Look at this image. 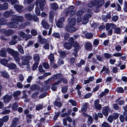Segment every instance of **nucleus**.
Here are the masks:
<instances>
[{"label": "nucleus", "mask_w": 127, "mask_h": 127, "mask_svg": "<svg viewBox=\"0 0 127 127\" xmlns=\"http://www.w3.org/2000/svg\"><path fill=\"white\" fill-rule=\"evenodd\" d=\"M32 59L31 56H23L21 57V59L22 61V64L23 65H26L29 64L30 60Z\"/></svg>", "instance_id": "nucleus-1"}, {"label": "nucleus", "mask_w": 127, "mask_h": 127, "mask_svg": "<svg viewBox=\"0 0 127 127\" xmlns=\"http://www.w3.org/2000/svg\"><path fill=\"white\" fill-rule=\"evenodd\" d=\"M12 21L17 25H18L20 22H24V19L23 17L21 16H17L11 19Z\"/></svg>", "instance_id": "nucleus-2"}, {"label": "nucleus", "mask_w": 127, "mask_h": 127, "mask_svg": "<svg viewBox=\"0 0 127 127\" xmlns=\"http://www.w3.org/2000/svg\"><path fill=\"white\" fill-rule=\"evenodd\" d=\"M36 3H38L40 10L42 11L44 9V6L46 4L45 0H37L35 1Z\"/></svg>", "instance_id": "nucleus-3"}, {"label": "nucleus", "mask_w": 127, "mask_h": 127, "mask_svg": "<svg viewBox=\"0 0 127 127\" xmlns=\"http://www.w3.org/2000/svg\"><path fill=\"white\" fill-rule=\"evenodd\" d=\"M12 98L11 95H6L3 96V99L4 102L6 103H7L10 102Z\"/></svg>", "instance_id": "nucleus-4"}, {"label": "nucleus", "mask_w": 127, "mask_h": 127, "mask_svg": "<svg viewBox=\"0 0 127 127\" xmlns=\"http://www.w3.org/2000/svg\"><path fill=\"white\" fill-rule=\"evenodd\" d=\"M68 25L74 26L75 24L76 18L70 17L68 18Z\"/></svg>", "instance_id": "nucleus-5"}, {"label": "nucleus", "mask_w": 127, "mask_h": 127, "mask_svg": "<svg viewBox=\"0 0 127 127\" xmlns=\"http://www.w3.org/2000/svg\"><path fill=\"white\" fill-rule=\"evenodd\" d=\"M64 17L61 18L56 23L57 26L59 28H62L64 26L63 23L64 21Z\"/></svg>", "instance_id": "nucleus-6"}, {"label": "nucleus", "mask_w": 127, "mask_h": 127, "mask_svg": "<svg viewBox=\"0 0 127 127\" xmlns=\"http://www.w3.org/2000/svg\"><path fill=\"white\" fill-rule=\"evenodd\" d=\"M74 26H67L65 28L66 30L70 32H73L76 31L77 29L74 27Z\"/></svg>", "instance_id": "nucleus-7"}, {"label": "nucleus", "mask_w": 127, "mask_h": 127, "mask_svg": "<svg viewBox=\"0 0 127 127\" xmlns=\"http://www.w3.org/2000/svg\"><path fill=\"white\" fill-rule=\"evenodd\" d=\"M21 92L19 91H16L13 92V95L15 98L16 100H18L20 98L19 96L21 94Z\"/></svg>", "instance_id": "nucleus-8"}, {"label": "nucleus", "mask_w": 127, "mask_h": 127, "mask_svg": "<svg viewBox=\"0 0 127 127\" xmlns=\"http://www.w3.org/2000/svg\"><path fill=\"white\" fill-rule=\"evenodd\" d=\"M110 110L109 107L105 106L103 108L102 112L104 115L107 116L108 115V112Z\"/></svg>", "instance_id": "nucleus-9"}, {"label": "nucleus", "mask_w": 127, "mask_h": 127, "mask_svg": "<svg viewBox=\"0 0 127 127\" xmlns=\"http://www.w3.org/2000/svg\"><path fill=\"white\" fill-rule=\"evenodd\" d=\"M17 61H19L20 59L19 57V53L17 51H14L11 55Z\"/></svg>", "instance_id": "nucleus-10"}, {"label": "nucleus", "mask_w": 127, "mask_h": 127, "mask_svg": "<svg viewBox=\"0 0 127 127\" xmlns=\"http://www.w3.org/2000/svg\"><path fill=\"white\" fill-rule=\"evenodd\" d=\"M63 81V82L64 84H67V81L65 78H60L59 79V80L57 81L53 85L54 86L57 85L59 83H61V81Z\"/></svg>", "instance_id": "nucleus-11"}, {"label": "nucleus", "mask_w": 127, "mask_h": 127, "mask_svg": "<svg viewBox=\"0 0 127 127\" xmlns=\"http://www.w3.org/2000/svg\"><path fill=\"white\" fill-rule=\"evenodd\" d=\"M84 47L85 49L87 50L91 51L92 49V45L89 42L85 43Z\"/></svg>", "instance_id": "nucleus-12"}, {"label": "nucleus", "mask_w": 127, "mask_h": 127, "mask_svg": "<svg viewBox=\"0 0 127 127\" xmlns=\"http://www.w3.org/2000/svg\"><path fill=\"white\" fill-rule=\"evenodd\" d=\"M73 45L74 48L73 49L74 51V52H78L80 47L78 43L76 41H75L74 42Z\"/></svg>", "instance_id": "nucleus-13"}, {"label": "nucleus", "mask_w": 127, "mask_h": 127, "mask_svg": "<svg viewBox=\"0 0 127 127\" xmlns=\"http://www.w3.org/2000/svg\"><path fill=\"white\" fill-rule=\"evenodd\" d=\"M41 24L44 28L45 29H49V25L46 20H43L41 22Z\"/></svg>", "instance_id": "nucleus-14"}, {"label": "nucleus", "mask_w": 127, "mask_h": 127, "mask_svg": "<svg viewBox=\"0 0 127 127\" xmlns=\"http://www.w3.org/2000/svg\"><path fill=\"white\" fill-rule=\"evenodd\" d=\"M30 89L32 91H34L36 90H39L40 89V87L36 84H33L30 87Z\"/></svg>", "instance_id": "nucleus-15"}, {"label": "nucleus", "mask_w": 127, "mask_h": 127, "mask_svg": "<svg viewBox=\"0 0 127 127\" xmlns=\"http://www.w3.org/2000/svg\"><path fill=\"white\" fill-rule=\"evenodd\" d=\"M72 44L68 42L65 43L63 45V46L65 49L67 50L71 49L72 47Z\"/></svg>", "instance_id": "nucleus-16"}, {"label": "nucleus", "mask_w": 127, "mask_h": 127, "mask_svg": "<svg viewBox=\"0 0 127 127\" xmlns=\"http://www.w3.org/2000/svg\"><path fill=\"white\" fill-rule=\"evenodd\" d=\"M7 67L10 69L14 70L16 68L17 66L15 64L12 63L8 64Z\"/></svg>", "instance_id": "nucleus-17"}, {"label": "nucleus", "mask_w": 127, "mask_h": 127, "mask_svg": "<svg viewBox=\"0 0 127 127\" xmlns=\"http://www.w3.org/2000/svg\"><path fill=\"white\" fill-rule=\"evenodd\" d=\"M96 5L101 7L104 4V0H95Z\"/></svg>", "instance_id": "nucleus-18"}, {"label": "nucleus", "mask_w": 127, "mask_h": 127, "mask_svg": "<svg viewBox=\"0 0 127 127\" xmlns=\"http://www.w3.org/2000/svg\"><path fill=\"white\" fill-rule=\"evenodd\" d=\"M38 38L40 43L41 44H43L47 42V40L44 38H43L40 35L38 36Z\"/></svg>", "instance_id": "nucleus-19"}, {"label": "nucleus", "mask_w": 127, "mask_h": 127, "mask_svg": "<svg viewBox=\"0 0 127 127\" xmlns=\"http://www.w3.org/2000/svg\"><path fill=\"white\" fill-rule=\"evenodd\" d=\"M74 8V6L73 5L71 6L68 8L67 10L70 12V14L73 15L75 14V12L74 10H73Z\"/></svg>", "instance_id": "nucleus-20"}, {"label": "nucleus", "mask_w": 127, "mask_h": 127, "mask_svg": "<svg viewBox=\"0 0 127 127\" xmlns=\"http://www.w3.org/2000/svg\"><path fill=\"white\" fill-rule=\"evenodd\" d=\"M13 22H10L7 23V25L10 28H16L17 27V26L15 25Z\"/></svg>", "instance_id": "nucleus-21"}, {"label": "nucleus", "mask_w": 127, "mask_h": 127, "mask_svg": "<svg viewBox=\"0 0 127 127\" xmlns=\"http://www.w3.org/2000/svg\"><path fill=\"white\" fill-rule=\"evenodd\" d=\"M14 7L19 13H20L22 12L21 9L23 7L22 5H15L14 6Z\"/></svg>", "instance_id": "nucleus-22"}, {"label": "nucleus", "mask_w": 127, "mask_h": 127, "mask_svg": "<svg viewBox=\"0 0 127 127\" xmlns=\"http://www.w3.org/2000/svg\"><path fill=\"white\" fill-rule=\"evenodd\" d=\"M6 50L4 48H3L0 51V55L3 57H5L6 56Z\"/></svg>", "instance_id": "nucleus-23"}, {"label": "nucleus", "mask_w": 127, "mask_h": 127, "mask_svg": "<svg viewBox=\"0 0 127 127\" xmlns=\"http://www.w3.org/2000/svg\"><path fill=\"white\" fill-rule=\"evenodd\" d=\"M14 31L12 30H9L6 31L5 35L7 36H8L13 34L14 33Z\"/></svg>", "instance_id": "nucleus-24"}, {"label": "nucleus", "mask_w": 127, "mask_h": 127, "mask_svg": "<svg viewBox=\"0 0 127 127\" xmlns=\"http://www.w3.org/2000/svg\"><path fill=\"white\" fill-rule=\"evenodd\" d=\"M33 58L34 61L35 62H38V63L40 59V57L38 54H35L33 55Z\"/></svg>", "instance_id": "nucleus-25"}, {"label": "nucleus", "mask_w": 127, "mask_h": 127, "mask_svg": "<svg viewBox=\"0 0 127 127\" xmlns=\"http://www.w3.org/2000/svg\"><path fill=\"white\" fill-rule=\"evenodd\" d=\"M25 18L27 20L31 21L32 20V16L30 14H26L25 15Z\"/></svg>", "instance_id": "nucleus-26"}, {"label": "nucleus", "mask_w": 127, "mask_h": 127, "mask_svg": "<svg viewBox=\"0 0 127 127\" xmlns=\"http://www.w3.org/2000/svg\"><path fill=\"white\" fill-rule=\"evenodd\" d=\"M58 52L60 54V57L62 58H64L66 57V54L65 52L62 50L59 51Z\"/></svg>", "instance_id": "nucleus-27"}, {"label": "nucleus", "mask_w": 127, "mask_h": 127, "mask_svg": "<svg viewBox=\"0 0 127 127\" xmlns=\"http://www.w3.org/2000/svg\"><path fill=\"white\" fill-rule=\"evenodd\" d=\"M1 75L3 77L7 78L9 77V76L7 72L6 71H3L1 72Z\"/></svg>", "instance_id": "nucleus-28"}, {"label": "nucleus", "mask_w": 127, "mask_h": 127, "mask_svg": "<svg viewBox=\"0 0 127 127\" xmlns=\"http://www.w3.org/2000/svg\"><path fill=\"white\" fill-rule=\"evenodd\" d=\"M85 38L87 39H91L93 37V35L91 33H87L85 35Z\"/></svg>", "instance_id": "nucleus-29"}, {"label": "nucleus", "mask_w": 127, "mask_h": 127, "mask_svg": "<svg viewBox=\"0 0 127 127\" xmlns=\"http://www.w3.org/2000/svg\"><path fill=\"white\" fill-rule=\"evenodd\" d=\"M96 5L95 0L91 1L88 4V6L90 7H92Z\"/></svg>", "instance_id": "nucleus-30"}, {"label": "nucleus", "mask_w": 127, "mask_h": 127, "mask_svg": "<svg viewBox=\"0 0 127 127\" xmlns=\"http://www.w3.org/2000/svg\"><path fill=\"white\" fill-rule=\"evenodd\" d=\"M18 118H15L13 119L11 125L15 127L18 124Z\"/></svg>", "instance_id": "nucleus-31"}, {"label": "nucleus", "mask_w": 127, "mask_h": 127, "mask_svg": "<svg viewBox=\"0 0 127 127\" xmlns=\"http://www.w3.org/2000/svg\"><path fill=\"white\" fill-rule=\"evenodd\" d=\"M88 104V103H85L83 106L81 108V110L83 112H85L86 111L87 106Z\"/></svg>", "instance_id": "nucleus-32"}, {"label": "nucleus", "mask_w": 127, "mask_h": 127, "mask_svg": "<svg viewBox=\"0 0 127 127\" xmlns=\"http://www.w3.org/2000/svg\"><path fill=\"white\" fill-rule=\"evenodd\" d=\"M51 7L54 10H56L58 8V4L56 3H53L51 4Z\"/></svg>", "instance_id": "nucleus-33"}, {"label": "nucleus", "mask_w": 127, "mask_h": 127, "mask_svg": "<svg viewBox=\"0 0 127 127\" xmlns=\"http://www.w3.org/2000/svg\"><path fill=\"white\" fill-rule=\"evenodd\" d=\"M106 70L105 73L107 74H108L110 72L109 70L107 68H106V67L104 66L101 71H100V73H101L103 71Z\"/></svg>", "instance_id": "nucleus-34"}, {"label": "nucleus", "mask_w": 127, "mask_h": 127, "mask_svg": "<svg viewBox=\"0 0 127 127\" xmlns=\"http://www.w3.org/2000/svg\"><path fill=\"white\" fill-rule=\"evenodd\" d=\"M18 34L23 38H25L26 36V34L24 32H21L19 31L18 32Z\"/></svg>", "instance_id": "nucleus-35"}, {"label": "nucleus", "mask_w": 127, "mask_h": 127, "mask_svg": "<svg viewBox=\"0 0 127 127\" xmlns=\"http://www.w3.org/2000/svg\"><path fill=\"white\" fill-rule=\"evenodd\" d=\"M43 107V104L42 103L41 104H37L36 105V109L37 110H39L42 109Z\"/></svg>", "instance_id": "nucleus-36"}, {"label": "nucleus", "mask_w": 127, "mask_h": 127, "mask_svg": "<svg viewBox=\"0 0 127 127\" xmlns=\"http://www.w3.org/2000/svg\"><path fill=\"white\" fill-rule=\"evenodd\" d=\"M92 15L90 14H85L83 18L85 20H89V18H91L92 17Z\"/></svg>", "instance_id": "nucleus-37"}, {"label": "nucleus", "mask_w": 127, "mask_h": 127, "mask_svg": "<svg viewBox=\"0 0 127 127\" xmlns=\"http://www.w3.org/2000/svg\"><path fill=\"white\" fill-rule=\"evenodd\" d=\"M114 33L116 34H120L121 32V30L120 28H116L114 29Z\"/></svg>", "instance_id": "nucleus-38"}, {"label": "nucleus", "mask_w": 127, "mask_h": 127, "mask_svg": "<svg viewBox=\"0 0 127 127\" xmlns=\"http://www.w3.org/2000/svg\"><path fill=\"white\" fill-rule=\"evenodd\" d=\"M18 51L21 54H24V51L23 47L21 46L20 45H18Z\"/></svg>", "instance_id": "nucleus-39"}, {"label": "nucleus", "mask_w": 127, "mask_h": 127, "mask_svg": "<svg viewBox=\"0 0 127 127\" xmlns=\"http://www.w3.org/2000/svg\"><path fill=\"white\" fill-rule=\"evenodd\" d=\"M49 20L50 22H52L54 19V15L53 12H51L49 14Z\"/></svg>", "instance_id": "nucleus-40"}, {"label": "nucleus", "mask_w": 127, "mask_h": 127, "mask_svg": "<svg viewBox=\"0 0 127 127\" xmlns=\"http://www.w3.org/2000/svg\"><path fill=\"white\" fill-rule=\"evenodd\" d=\"M49 58L51 63L53 62L54 61V54L52 53L50 54L49 56Z\"/></svg>", "instance_id": "nucleus-41"}, {"label": "nucleus", "mask_w": 127, "mask_h": 127, "mask_svg": "<svg viewBox=\"0 0 127 127\" xmlns=\"http://www.w3.org/2000/svg\"><path fill=\"white\" fill-rule=\"evenodd\" d=\"M8 7V4L7 3H5L2 5V10H4L7 9Z\"/></svg>", "instance_id": "nucleus-42"}, {"label": "nucleus", "mask_w": 127, "mask_h": 127, "mask_svg": "<svg viewBox=\"0 0 127 127\" xmlns=\"http://www.w3.org/2000/svg\"><path fill=\"white\" fill-rule=\"evenodd\" d=\"M84 9H82L79 10L77 13V15L79 16L81 15L83 13H84Z\"/></svg>", "instance_id": "nucleus-43"}, {"label": "nucleus", "mask_w": 127, "mask_h": 127, "mask_svg": "<svg viewBox=\"0 0 127 127\" xmlns=\"http://www.w3.org/2000/svg\"><path fill=\"white\" fill-rule=\"evenodd\" d=\"M18 107V103L17 102H15L13 104L12 108L14 110H16Z\"/></svg>", "instance_id": "nucleus-44"}, {"label": "nucleus", "mask_w": 127, "mask_h": 127, "mask_svg": "<svg viewBox=\"0 0 127 127\" xmlns=\"http://www.w3.org/2000/svg\"><path fill=\"white\" fill-rule=\"evenodd\" d=\"M7 60L5 59H2L1 60L0 63L4 65H5L7 63Z\"/></svg>", "instance_id": "nucleus-45"}, {"label": "nucleus", "mask_w": 127, "mask_h": 127, "mask_svg": "<svg viewBox=\"0 0 127 127\" xmlns=\"http://www.w3.org/2000/svg\"><path fill=\"white\" fill-rule=\"evenodd\" d=\"M62 74L60 73H59L56 75H55L53 76L51 78H52V80L53 79H56L59 77H61L62 76Z\"/></svg>", "instance_id": "nucleus-46"}, {"label": "nucleus", "mask_w": 127, "mask_h": 127, "mask_svg": "<svg viewBox=\"0 0 127 127\" xmlns=\"http://www.w3.org/2000/svg\"><path fill=\"white\" fill-rule=\"evenodd\" d=\"M6 51L9 54L12 55L14 50L13 49L9 48H7L6 50Z\"/></svg>", "instance_id": "nucleus-47"}, {"label": "nucleus", "mask_w": 127, "mask_h": 127, "mask_svg": "<svg viewBox=\"0 0 127 127\" xmlns=\"http://www.w3.org/2000/svg\"><path fill=\"white\" fill-rule=\"evenodd\" d=\"M34 6V4H31L29 6H27L26 8L29 11H31L33 9Z\"/></svg>", "instance_id": "nucleus-48"}, {"label": "nucleus", "mask_w": 127, "mask_h": 127, "mask_svg": "<svg viewBox=\"0 0 127 127\" xmlns=\"http://www.w3.org/2000/svg\"><path fill=\"white\" fill-rule=\"evenodd\" d=\"M6 22V19L4 18H2L0 21V24L3 25L5 24Z\"/></svg>", "instance_id": "nucleus-49"}, {"label": "nucleus", "mask_w": 127, "mask_h": 127, "mask_svg": "<svg viewBox=\"0 0 127 127\" xmlns=\"http://www.w3.org/2000/svg\"><path fill=\"white\" fill-rule=\"evenodd\" d=\"M116 91L118 92L121 93H123L124 92V89L121 87L117 88L116 89Z\"/></svg>", "instance_id": "nucleus-50"}, {"label": "nucleus", "mask_w": 127, "mask_h": 127, "mask_svg": "<svg viewBox=\"0 0 127 127\" xmlns=\"http://www.w3.org/2000/svg\"><path fill=\"white\" fill-rule=\"evenodd\" d=\"M52 35L54 37L57 38H59L60 37V34L58 32H55L53 33Z\"/></svg>", "instance_id": "nucleus-51"}, {"label": "nucleus", "mask_w": 127, "mask_h": 127, "mask_svg": "<svg viewBox=\"0 0 127 127\" xmlns=\"http://www.w3.org/2000/svg\"><path fill=\"white\" fill-rule=\"evenodd\" d=\"M104 56L106 59H110L111 57V54L106 53H105L104 54Z\"/></svg>", "instance_id": "nucleus-52"}, {"label": "nucleus", "mask_w": 127, "mask_h": 127, "mask_svg": "<svg viewBox=\"0 0 127 127\" xmlns=\"http://www.w3.org/2000/svg\"><path fill=\"white\" fill-rule=\"evenodd\" d=\"M39 63L38 62H35L33 64L32 67V69L33 70H35L37 67V65Z\"/></svg>", "instance_id": "nucleus-53"}, {"label": "nucleus", "mask_w": 127, "mask_h": 127, "mask_svg": "<svg viewBox=\"0 0 127 127\" xmlns=\"http://www.w3.org/2000/svg\"><path fill=\"white\" fill-rule=\"evenodd\" d=\"M31 33L33 36H36L37 34V31L35 29H32L31 30Z\"/></svg>", "instance_id": "nucleus-54"}, {"label": "nucleus", "mask_w": 127, "mask_h": 127, "mask_svg": "<svg viewBox=\"0 0 127 127\" xmlns=\"http://www.w3.org/2000/svg\"><path fill=\"white\" fill-rule=\"evenodd\" d=\"M75 58H71L69 60V63L71 65H73L75 62Z\"/></svg>", "instance_id": "nucleus-55"}, {"label": "nucleus", "mask_w": 127, "mask_h": 127, "mask_svg": "<svg viewBox=\"0 0 127 127\" xmlns=\"http://www.w3.org/2000/svg\"><path fill=\"white\" fill-rule=\"evenodd\" d=\"M34 0H24V3L26 4H30Z\"/></svg>", "instance_id": "nucleus-56"}, {"label": "nucleus", "mask_w": 127, "mask_h": 127, "mask_svg": "<svg viewBox=\"0 0 127 127\" xmlns=\"http://www.w3.org/2000/svg\"><path fill=\"white\" fill-rule=\"evenodd\" d=\"M68 87L65 86L63 87L62 90V91L63 93H65L67 90Z\"/></svg>", "instance_id": "nucleus-57"}, {"label": "nucleus", "mask_w": 127, "mask_h": 127, "mask_svg": "<svg viewBox=\"0 0 127 127\" xmlns=\"http://www.w3.org/2000/svg\"><path fill=\"white\" fill-rule=\"evenodd\" d=\"M9 119V117L7 116H4L2 118V120L3 122H7Z\"/></svg>", "instance_id": "nucleus-58"}, {"label": "nucleus", "mask_w": 127, "mask_h": 127, "mask_svg": "<svg viewBox=\"0 0 127 127\" xmlns=\"http://www.w3.org/2000/svg\"><path fill=\"white\" fill-rule=\"evenodd\" d=\"M64 63V62L62 60L61 58L59 59L58 62V63L59 65H60L62 64H63Z\"/></svg>", "instance_id": "nucleus-59"}, {"label": "nucleus", "mask_w": 127, "mask_h": 127, "mask_svg": "<svg viewBox=\"0 0 127 127\" xmlns=\"http://www.w3.org/2000/svg\"><path fill=\"white\" fill-rule=\"evenodd\" d=\"M4 15L5 17L8 18L11 15L9 11H8L5 12L4 14Z\"/></svg>", "instance_id": "nucleus-60"}, {"label": "nucleus", "mask_w": 127, "mask_h": 127, "mask_svg": "<svg viewBox=\"0 0 127 127\" xmlns=\"http://www.w3.org/2000/svg\"><path fill=\"white\" fill-rule=\"evenodd\" d=\"M122 55V53H114L113 54V56L115 57H121Z\"/></svg>", "instance_id": "nucleus-61"}, {"label": "nucleus", "mask_w": 127, "mask_h": 127, "mask_svg": "<svg viewBox=\"0 0 127 127\" xmlns=\"http://www.w3.org/2000/svg\"><path fill=\"white\" fill-rule=\"evenodd\" d=\"M69 102L71 103L72 105L73 106H75L77 104L76 101L72 99L69 100Z\"/></svg>", "instance_id": "nucleus-62"}, {"label": "nucleus", "mask_w": 127, "mask_h": 127, "mask_svg": "<svg viewBox=\"0 0 127 127\" xmlns=\"http://www.w3.org/2000/svg\"><path fill=\"white\" fill-rule=\"evenodd\" d=\"M18 78L19 80L21 82L23 81L24 80V77L23 75L22 74H20L18 76Z\"/></svg>", "instance_id": "nucleus-63"}, {"label": "nucleus", "mask_w": 127, "mask_h": 127, "mask_svg": "<svg viewBox=\"0 0 127 127\" xmlns=\"http://www.w3.org/2000/svg\"><path fill=\"white\" fill-rule=\"evenodd\" d=\"M102 127H110V126L107 123L105 122H104L102 125Z\"/></svg>", "instance_id": "nucleus-64"}]
</instances>
